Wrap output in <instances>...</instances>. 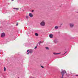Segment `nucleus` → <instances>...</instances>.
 Wrapping results in <instances>:
<instances>
[{
	"instance_id": "18",
	"label": "nucleus",
	"mask_w": 78,
	"mask_h": 78,
	"mask_svg": "<svg viewBox=\"0 0 78 78\" xmlns=\"http://www.w3.org/2000/svg\"><path fill=\"white\" fill-rule=\"evenodd\" d=\"M32 12H34V10L32 11Z\"/></svg>"
},
{
	"instance_id": "20",
	"label": "nucleus",
	"mask_w": 78,
	"mask_h": 78,
	"mask_svg": "<svg viewBox=\"0 0 78 78\" xmlns=\"http://www.w3.org/2000/svg\"><path fill=\"white\" fill-rule=\"evenodd\" d=\"M12 1V2H13V1H14V0H11Z\"/></svg>"
},
{
	"instance_id": "9",
	"label": "nucleus",
	"mask_w": 78,
	"mask_h": 78,
	"mask_svg": "<svg viewBox=\"0 0 78 78\" xmlns=\"http://www.w3.org/2000/svg\"><path fill=\"white\" fill-rule=\"evenodd\" d=\"M58 42V41L57 40L55 39L54 40V42H55V43H57Z\"/></svg>"
},
{
	"instance_id": "1",
	"label": "nucleus",
	"mask_w": 78,
	"mask_h": 78,
	"mask_svg": "<svg viewBox=\"0 0 78 78\" xmlns=\"http://www.w3.org/2000/svg\"><path fill=\"white\" fill-rule=\"evenodd\" d=\"M41 27H44L45 25V22L44 20L42 21L40 23Z\"/></svg>"
},
{
	"instance_id": "10",
	"label": "nucleus",
	"mask_w": 78,
	"mask_h": 78,
	"mask_svg": "<svg viewBox=\"0 0 78 78\" xmlns=\"http://www.w3.org/2000/svg\"><path fill=\"white\" fill-rule=\"evenodd\" d=\"M4 70L5 71V72L6 71V68H5V67H4Z\"/></svg>"
},
{
	"instance_id": "15",
	"label": "nucleus",
	"mask_w": 78,
	"mask_h": 78,
	"mask_svg": "<svg viewBox=\"0 0 78 78\" xmlns=\"http://www.w3.org/2000/svg\"><path fill=\"white\" fill-rule=\"evenodd\" d=\"M37 48V47L36 46V47H35L34 48H35V49H36V48Z\"/></svg>"
},
{
	"instance_id": "17",
	"label": "nucleus",
	"mask_w": 78,
	"mask_h": 78,
	"mask_svg": "<svg viewBox=\"0 0 78 78\" xmlns=\"http://www.w3.org/2000/svg\"><path fill=\"white\" fill-rule=\"evenodd\" d=\"M75 76H78V75H75Z\"/></svg>"
},
{
	"instance_id": "22",
	"label": "nucleus",
	"mask_w": 78,
	"mask_h": 78,
	"mask_svg": "<svg viewBox=\"0 0 78 78\" xmlns=\"http://www.w3.org/2000/svg\"><path fill=\"white\" fill-rule=\"evenodd\" d=\"M66 75H67V73H66Z\"/></svg>"
},
{
	"instance_id": "13",
	"label": "nucleus",
	"mask_w": 78,
	"mask_h": 78,
	"mask_svg": "<svg viewBox=\"0 0 78 78\" xmlns=\"http://www.w3.org/2000/svg\"><path fill=\"white\" fill-rule=\"evenodd\" d=\"M35 36H38L39 34H37V33H35Z\"/></svg>"
},
{
	"instance_id": "6",
	"label": "nucleus",
	"mask_w": 78,
	"mask_h": 78,
	"mask_svg": "<svg viewBox=\"0 0 78 78\" xmlns=\"http://www.w3.org/2000/svg\"><path fill=\"white\" fill-rule=\"evenodd\" d=\"M49 37L50 38H53V35L52 34H50L49 35Z\"/></svg>"
},
{
	"instance_id": "16",
	"label": "nucleus",
	"mask_w": 78,
	"mask_h": 78,
	"mask_svg": "<svg viewBox=\"0 0 78 78\" xmlns=\"http://www.w3.org/2000/svg\"><path fill=\"white\" fill-rule=\"evenodd\" d=\"M30 78H34L33 77H31Z\"/></svg>"
},
{
	"instance_id": "2",
	"label": "nucleus",
	"mask_w": 78,
	"mask_h": 78,
	"mask_svg": "<svg viewBox=\"0 0 78 78\" xmlns=\"http://www.w3.org/2000/svg\"><path fill=\"white\" fill-rule=\"evenodd\" d=\"M29 51V52L27 53V55H28L29 53H33V49H30V50H27V52H28Z\"/></svg>"
},
{
	"instance_id": "11",
	"label": "nucleus",
	"mask_w": 78,
	"mask_h": 78,
	"mask_svg": "<svg viewBox=\"0 0 78 78\" xmlns=\"http://www.w3.org/2000/svg\"><path fill=\"white\" fill-rule=\"evenodd\" d=\"M13 9H16V11H18V10H19L18 8H14Z\"/></svg>"
},
{
	"instance_id": "14",
	"label": "nucleus",
	"mask_w": 78,
	"mask_h": 78,
	"mask_svg": "<svg viewBox=\"0 0 78 78\" xmlns=\"http://www.w3.org/2000/svg\"><path fill=\"white\" fill-rule=\"evenodd\" d=\"M46 50H48V47H46Z\"/></svg>"
},
{
	"instance_id": "3",
	"label": "nucleus",
	"mask_w": 78,
	"mask_h": 78,
	"mask_svg": "<svg viewBox=\"0 0 78 78\" xmlns=\"http://www.w3.org/2000/svg\"><path fill=\"white\" fill-rule=\"evenodd\" d=\"M69 27L71 28H73L74 27V24L73 23H69Z\"/></svg>"
},
{
	"instance_id": "23",
	"label": "nucleus",
	"mask_w": 78,
	"mask_h": 78,
	"mask_svg": "<svg viewBox=\"0 0 78 78\" xmlns=\"http://www.w3.org/2000/svg\"><path fill=\"white\" fill-rule=\"evenodd\" d=\"M39 45H40V43L39 44Z\"/></svg>"
},
{
	"instance_id": "12",
	"label": "nucleus",
	"mask_w": 78,
	"mask_h": 78,
	"mask_svg": "<svg viewBox=\"0 0 78 78\" xmlns=\"http://www.w3.org/2000/svg\"><path fill=\"white\" fill-rule=\"evenodd\" d=\"M26 17L27 19H28L29 18V16H26Z\"/></svg>"
},
{
	"instance_id": "4",
	"label": "nucleus",
	"mask_w": 78,
	"mask_h": 78,
	"mask_svg": "<svg viewBox=\"0 0 78 78\" xmlns=\"http://www.w3.org/2000/svg\"><path fill=\"white\" fill-rule=\"evenodd\" d=\"M5 36H6V34L5 33H2L1 34V37L3 38V37H5Z\"/></svg>"
},
{
	"instance_id": "5",
	"label": "nucleus",
	"mask_w": 78,
	"mask_h": 78,
	"mask_svg": "<svg viewBox=\"0 0 78 78\" xmlns=\"http://www.w3.org/2000/svg\"><path fill=\"white\" fill-rule=\"evenodd\" d=\"M29 16L30 17H33V15L31 13H29Z\"/></svg>"
},
{
	"instance_id": "8",
	"label": "nucleus",
	"mask_w": 78,
	"mask_h": 78,
	"mask_svg": "<svg viewBox=\"0 0 78 78\" xmlns=\"http://www.w3.org/2000/svg\"><path fill=\"white\" fill-rule=\"evenodd\" d=\"M54 28L55 30H58V26H56Z\"/></svg>"
},
{
	"instance_id": "19",
	"label": "nucleus",
	"mask_w": 78,
	"mask_h": 78,
	"mask_svg": "<svg viewBox=\"0 0 78 78\" xmlns=\"http://www.w3.org/2000/svg\"><path fill=\"white\" fill-rule=\"evenodd\" d=\"M41 67L42 68H44V66H41Z\"/></svg>"
},
{
	"instance_id": "24",
	"label": "nucleus",
	"mask_w": 78,
	"mask_h": 78,
	"mask_svg": "<svg viewBox=\"0 0 78 78\" xmlns=\"http://www.w3.org/2000/svg\"><path fill=\"white\" fill-rule=\"evenodd\" d=\"M65 53H66V52H65Z\"/></svg>"
},
{
	"instance_id": "21",
	"label": "nucleus",
	"mask_w": 78,
	"mask_h": 78,
	"mask_svg": "<svg viewBox=\"0 0 78 78\" xmlns=\"http://www.w3.org/2000/svg\"><path fill=\"white\" fill-rule=\"evenodd\" d=\"M17 25H18V24H16V26H17Z\"/></svg>"
},
{
	"instance_id": "7",
	"label": "nucleus",
	"mask_w": 78,
	"mask_h": 78,
	"mask_svg": "<svg viewBox=\"0 0 78 78\" xmlns=\"http://www.w3.org/2000/svg\"><path fill=\"white\" fill-rule=\"evenodd\" d=\"M53 54H54V55H59V54H61V53H57L56 52H54L53 53Z\"/></svg>"
}]
</instances>
